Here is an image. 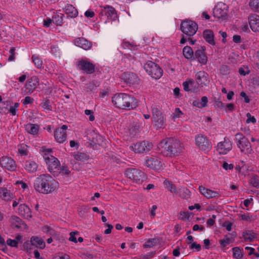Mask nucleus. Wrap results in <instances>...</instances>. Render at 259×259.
Here are the masks:
<instances>
[{
  "label": "nucleus",
  "mask_w": 259,
  "mask_h": 259,
  "mask_svg": "<svg viewBox=\"0 0 259 259\" xmlns=\"http://www.w3.org/2000/svg\"><path fill=\"white\" fill-rule=\"evenodd\" d=\"M57 182L49 175H41L34 182L36 191L43 194H48L55 191Z\"/></svg>",
  "instance_id": "f257e3e1"
},
{
  "label": "nucleus",
  "mask_w": 259,
  "mask_h": 259,
  "mask_svg": "<svg viewBox=\"0 0 259 259\" xmlns=\"http://www.w3.org/2000/svg\"><path fill=\"white\" fill-rule=\"evenodd\" d=\"M161 152L166 156H176L182 152L180 141L174 138L162 140L158 145Z\"/></svg>",
  "instance_id": "f03ea898"
},
{
  "label": "nucleus",
  "mask_w": 259,
  "mask_h": 259,
  "mask_svg": "<svg viewBox=\"0 0 259 259\" xmlns=\"http://www.w3.org/2000/svg\"><path fill=\"white\" fill-rule=\"evenodd\" d=\"M112 102L117 108L124 110H131L137 106L136 99L125 93L114 95Z\"/></svg>",
  "instance_id": "7ed1b4c3"
},
{
  "label": "nucleus",
  "mask_w": 259,
  "mask_h": 259,
  "mask_svg": "<svg viewBox=\"0 0 259 259\" xmlns=\"http://www.w3.org/2000/svg\"><path fill=\"white\" fill-rule=\"evenodd\" d=\"M235 141L237 146L241 152L246 154H251L252 152L251 144L248 139L241 133H237L235 136Z\"/></svg>",
  "instance_id": "20e7f679"
},
{
  "label": "nucleus",
  "mask_w": 259,
  "mask_h": 259,
  "mask_svg": "<svg viewBox=\"0 0 259 259\" xmlns=\"http://www.w3.org/2000/svg\"><path fill=\"white\" fill-rule=\"evenodd\" d=\"M144 68L149 75L155 79H159L163 74L162 69L152 61H147L144 65Z\"/></svg>",
  "instance_id": "39448f33"
},
{
  "label": "nucleus",
  "mask_w": 259,
  "mask_h": 259,
  "mask_svg": "<svg viewBox=\"0 0 259 259\" xmlns=\"http://www.w3.org/2000/svg\"><path fill=\"white\" fill-rule=\"evenodd\" d=\"M181 30L185 34L191 37L196 33L198 30V25L191 20H185L183 21L181 24Z\"/></svg>",
  "instance_id": "423d86ee"
},
{
  "label": "nucleus",
  "mask_w": 259,
  "mask_h": 259,
  "mask_svg": "<svg viewBox=\"0 0 259 259\" xmlns=\"http://www.w3.org/2000/svg\"><path fill=\"white\" fill-rule=\"evenodd\" d=\"M44 158L48 165V168L50 172L54 173L60 169V162L57 158L51 154L45 153L44 155Z\"/></svg>",
  "instance_id": "0eeeda50"
},
{
  "label": "nucleus",
  "mask_w": 259,
  "mask_h": 259,
  "mask_svg": "<svg viewBox=\"0 0 259 259\" xmlns=\"http://www.w3.org/2000/svg\"><path fill=\"white\" fill-rule=\"evenodd\" d=\"M152 118L156 128L163 127L165 125V120L160 110L156 106L151 107Z\"/></svg>",
  "instance_id": "6e6552de"
},
{
  "label": "nucleus",
  "mask_w": 259,
  "mask_h": 259,
  "mask_svg": "<svg viewBox=\"0 0 259 259\" xmlns=\"http://www.w3.org/2000/svg\"><path fill=\"white\" fill-rule=\"evenodd\" d=\"M125 176L136 183H140L145 179L144 172L136 168H128L125 171Z\"/></svg>",
  "instance_id": "1a4fd4ad"
},
{
  "label": "nucleus",
  "mask_w": 259,
  "mask_h": 259,
  "mask_svg": "<svg viewBox=\"0 0 259 259\" xmlns=\"http://www.w3.org/2000/svg\"><path fill=\"white\" fill-rule=\"evenodd\" d=\"M130 148L136 153H142L150 151L153 148V144L149 142L144 141L136 143L131 146Z\"/></svg>",
  "instance_id": "9d476101"
},
{
  "label": "nucleus",
  "mask_w": 259,
  "mask_h": 259,
  "mask_svg": "<svg viewBox=\"0 0 259 259\" xmlns=\"http://www.w3.org/2000/svg\"><path fill=\"white\" fill-rule=\"evenodd\" d=\"M101 19H105V17L109 21H113L116 19L117 15L115 9L110 6H106L102 8L101 12Z\"/></svg>",
  "instance_id": "9b49d317"
},
{
  "label": "nucleus",
  "mask_w": 259,
  "mask_h": 259,
  "mask_svg": "<svg viewBox=\"0 0 259 259\" xmlns=\"http://www.w3.org/2000/svg\"><path fill=\"white\" fill-rule=\"evenodd\" d=\"M121 79L129 85L139 84L140 79L139 76L135 73L131 72H124L121 75Z\"/></svg>",
  "instance_id": "f8f14e48"
},
{
  "label": "nucleus",
  "mask_w": 259,
  "mask_h": 259,
  "mask_svg": "<svg viewBox=\"0 0 259 259\" xmlns=\"http://www.w3.org/2000/svg\"><path fill=\"white\" fill-rule=\"evenodd\" d=\"M213 16L219 21L227 19V10L224 4H218L215 6L212 12Z\"/></svg>",
  "instance_id": "ddd939ff"
},
{
  "label": "nucleus",
  "mask_w": 259,
  "mask_h": 259,
  "mask_svg": "<svg viewBox=\"0 0 259 259\" xmlns=\"http://www.w3.org/2000/svg\"><path fill=\"white\" fill-rule=\"evenodd\" d=\"M77 67L83 73L92 74L95 72V65L87 60H81L78 62Z\"/></svg>",
  "instance_id": "4468645a"
},
{
  "label": "nucleus",
  "mask_w": 259,
  "mask_h": 259,
  "mask_svg": "<svg viewBox=\"0 0 259 259\" xmlns=\"http://www.w3.org/2000/svg\"><path fill=\"white\" fill-rule=\"evenodd\" d=\"M196 144L202 151H208L210 150L211 146L206 137L202 135H198L195 138Z\"/></svg>",
  "instance_id": "2eb2a0df"
},
{
  "label": "nucleus",
  "mask_w": 259,
  "mask_h": 259,
  "mask_svg": "<svg viewBox=\"0 0 259 259\" xmlns=\"http://www.w3.org/2000/svg\"><path fill=\"white\" fill-rule=\"evenodd\" d=\"M39 84V81L38 77L36 76H33L29 78L25 85V92L27 94L32 93L37 87Z\"/></svg>",
  "instance_id": "dca6fc26"
},
{
  "label": "nucleus",
  "mask_w": 259,
  "mask_h": 259,
  "mask_svg": "<svg viewBox=\"0 0 259 259\" xmlns=\"http://www.w3.org/2000/svg\"><path fill=\"white\" fill-rule=\"evenodd\" d=\"M232 149V143L228 138L225 137L224 141L218 144L217 150L220 154H226Z\"/></svg>",
  "instance_id": "f3484780"
},
{
  "label": "nucleus",
  "mask_w": 259,
  "mask_h": 259,
  "mask_svg": "<svg viewBox=\"0 0 259 259\" xmlns=\"http://www.w3.org/2000/svg\"><path fill=\"white\" fill-rule=\"evenodd\" d=\"M146 165L152 169L158 170L162 167L161 159L156 157H147L146 160Z\"/></svg>",
  "instance_id": "a211bd4d"
},
{
  "label": "nucleus",
  "mask_w": 259,
  "mask_h": 259,
  "mask_svg": "<svg viewBox=\"0 0 259 259\" xmlns=\"http://www.w3.org/2000/svg\"><path fill=\"white\" fill-rule=\"evenodd\" d=\"M0 164L2 167L10 171H14L17 167L15 161L12 158L7 156L1 158Z\"/></svg>",
  "instance_id": "6ab92c4d"
},
{
  "label": "nucleus",
  "mask_w": 259,
  "mask_h": 259,
  "mask_svg": "<svg viewBox=\"0 0 259 259\" xmlns=\"http://www.w3.org/2000/svg\"><path fill=\"white\" fill-rule=\"evenodd\" d=\"M68 126L63 125L61 127L57 128L54 133V137L56 141L59 143H63L66 141L67 137L66 130Z\"/></svg>",
  "instance_id": "aec40b11"
},
{
  "label": "nucleus",
  "mask_w": 259,
  "mask_h": 259,
  "mask_svg": "<svg viewBox=\"0 0 259 259\" xmlns=\"http://www.w3.org/2000/svg\"><path fill=\"white\" fill-rule=\"evenodd\" d=\"M198 190L199 192L207 199L219 198L220 196V194L218 192L206 188L202 186H200Z\"/></svg>",
  "instance_id": "412c9836"
},
{
  "label": "nucleus",
  "mask_w": 259,
  "mask_h": 259,
  "mask_svg": "<svg viewBox=\"0 0 259 259\" xmlns=\"http://www.w3.org/2000/svg\"><path fill=\"white\" fill-rule=\"evenodd\" d=\"M195 79L197 83L200 87L206 85L209 82L208 74L203 71H199L196 74Z\"/></svg>",
  "instance_id": "4be33fe9"
},
{
  "label": "nucleus",
  "mask_w": 259,
  "mask_h": 259,
  "mask_svg": "<svg viewBox=\"0 0 259 259\" xmlns=\"http://www.w3.org/2000/svg\"><path fill=\"white\" fill-rule=\"evenodd\" d=\"M205 48L204 47H201L200 49H198L195 52L194 57L198 61L203 64L205 65L207 62V57L205 53Z\"/></svg>",
  "instance_id": "5701e85b"
},
{
  "label": "nucleus",
  "mask_w": 259,
  "mask_h": 259,
  "mask_svg": "<svg viewBox=\"0 0 259 259\" xmlns=\"http://www.w3.org/2000/svg\"><path fill=\"white\" fill-rule=\"evenodd\" d=\"M248 21L252 30L259 31V16L255 14H251L248 17Z\"/></svg>",
  "instance_id": "b1692460"
},
{
  "label": "nucleus",
  "mask_w": 259,
  "mask_h": 259,
  "mask_svg": "<svg viewBox=\"0 0 259 259\" xmlns=\"http://www.w3.org/2000/svg\"><path fill=\"white\" fill-rule=\"evenodd\" d=\"M74 44L85 50L90 49L92 47V44L90 41L83 37H78L74 39Z\"/></svg>",
  "instance_id": "393cba45"
},
{
  "label": "nucleus",
  "mask_w": 259,
  "mask_h": 259,
  "mask_svg": "<svg viewBox=\"0 0 259 259\" xmlns=\"http://www.w3.org/2000/svg\"><path fill=\"white\" fill-rule=\"evenodd\" d=\"M18 213L25 219H30L32 217L30 209L25 204H21L19 206Z\"/></svg>",
  "instance_id": "a878e982"
},
{
  "label": "nucleus",
  "mask_w": 259,
  "mask_h": 259,
  "mask_svg": "<svg viewBox=\"0 0 259 259\" xmlns=\"http://www.w3.org/2000/svg\"><path fill=\"white\" fill-rule=\"evenodd\" d=\"M9 221L13 228L19 229L22 228V225H26L19 217L14 215L11 216Z\"/></svg>",
  "instance_id": "bb28decb"
},
{
  "label": "nucleus",
  "mask_w": 259,
  "mask_h": 259,
  "mask_svg": "<svg viewBox=\"0 0 259 259\" xmlns=\"http://www.w3.org/2000/svg\"><path fill=\"white\" fill-rule=\"evenodd\" d=\"M203 36L204 39L211 45H215L214 40V34L212 30L206 29L203 32Z\"/></svg>",
  "instance_id": "cd10ccee"
},
{
  "label": "nucleus",
  "mask_w": 259,
  "mask_h": 259,
  "mask_svg": "<svg viewBox=\"0 0 259 259\" xmlns=\"http://www.w3.org/2000/svg\"><path fill=\"white\" fill-rule=\"evenodd\" d=\"M64 10L66 14L71 18H75L78 15V11L72 5H67L65 6Z\"/></svg>",
  "instance_id": "c85d7f7f"
},
{
  "label": "nucleus",
  "mask_w": 259,
  "mask_h": 259,
  "mask_svg": "<svg viewBox=\"0 0 259 259\" xmlns=\"http://www.w3.org/2000/svg\"><path fill=\"white\" fill-rule=\"evenodd\" d=\"M31 245L39 249H44L45 246V241L37 236H32L31 238Z\"/></svg>",
  "instance_id": "c756f323"
},
{
  "label": "nucleus",
  "mask_w": 259,
  "mask_h": 259,
  "mask_svg": "<svg viewBox=\"0 0 259 259\" xmlns=\"http://www.w3.org/2000/svg\"><path fill=\"white\" fill-rule=\"evenodd\" d=\"M37 167V164L33 161L27 160L25 163L24 168L25 170L30 173L35 172Z\"/></svg>",
  "instance_id": "7c9ffc66"
},
{
  "label": "nucleus",
  "mask_w": 259,
  "mask_h": 259,
  "mask_svg": "<svg viewBox=\"0 0 259 259\" xmlns=\"http://www.w3.org/2000/svg\"><path fill=\"white\" fill-rule=\"evenodd\" d=\"M243 237L245 241H253L257 238L256 234L250 230H247L243 233Z\"/></svg>",
  "instance_id": "2f4dec72"
},
{
  "label": "nucleus",
  "mask_w": 259,
  "mask_h": 259,
  "mask_svg": "<svg viewBox=\"0 0 259 259\" xmlns=\"http://www.w3.org/2000/svg\"><path fill=\"white\" fill-rule=\"evenodd\" d=\"M179 196L183 199H188L190 197V191L186 187H181L179 189L178 192Z\"/></svg>",
  "instance_id": "473e14b6"
},
{
  "label": "nucleus",
  "mask_w": 259,
  "mask_h": 259,
  "mask_svg": "<svg viewBox=\"0 0 259 259\" xmlns=\"http://www.w3.org/2000/svg\"><path fill=\"white\" fill-rule=\"evenodd\" d=\"M39 126L35 124L29 123L25 126L26 131L29 134L35 135L36 134L38 131Z\"/></svg>",
  "instance_id": "72a5a7b5"
},
{
  "label": "nucleus",
  "mask_w": 259,
  "mask_h": 259,
  "mask_svg": "<svg viewBox=\"0 0 259 259\" xmlns=\"http://www.w3.org/2000/svg\"><path fill=\"white\" fill-rule=\"evenodd\" d=\"M163 184L165 187L171 193H177L178 192V190L177 189L176 186L172 183L171 182L168 181L167 180H165Z\"/></svg>",
  "instance_id": "f704fd0d"
},
{
  "label": "nucleus",
  "mask_w": 259,
  "mask_h": 259,
  "mask_svg": "<svg viewBox=\"0 0 259 259\" xmlns=\"http://www.w3.org/2000/svg\"><path fill=\"white\" fill-rule=\"evenodd\" d=\"M183 53L184 57L187 59H191L194 56V53L189 46H186L184 48Z\"/></svg>",
  "instance_id": "c9c22d12"
},
{
  "label": "nucleus",
  "mask_w": 259,
  "mask_h": 259,
  "mask_svg": "<svg viewBox=\"0 0 259 259\" xmlns=\"http://www.w3.org/2000/svg\"><path fill=\"white\" fill-rule=\"evenodd\" d=\"M0 197L6 201L10 200L11 198L10 193L8 190L5 188H2L0 189Z\"/></svg>",
  "instance_id": "e433bc0d"
},
{
  "label": "nucleus",
  "mask_w": 259,
  "mask_h": 259,
  "mask_svg": "<svg viewBox=\"0 0 259 259\" xmlns=\"http://www.w3.org/2000/svg\"><path fill=\"white\" fill-rule=\"evenodd\" d=\"M63 14H55L52 17L53 22L57 25L61 26L63 24Z\"/></svg>",
  "instance_id": "4c0bfd02"
},
{
  "label": "nucleus",
  "mask_w": 259,
  "mask_h": 259,
  "mask_svg": "<svg viewBox=\"0 0 259 259\" xmlns=\"http://www.w3.org/2000/svg\"><path fill=\"white\" fill-rule=\"evenodd\" d=\"M32 59L35 66L37 68L40 69L42 67V61L38 57L32 55Z\"/></svg>",
  "instance_id": "58836bf2"
},
{
  "label": "nucleus",
  "mask_w": 259,
  "mask_h": 259,
  "mask_svg": "<svg viewBox=\"0 0 259 259\" xmlns=\"http://www.w3.org/2000/svg\"><path fill=\"white\" fill-rule=\"evenodd\" d=\"M249 6L253 11L259 12V0H250Z\"/></svg>",
  "instance_id": "ea45409f"
},
{
  "label": "nucleus",
  "mask_w": 259,
  "mask_h": 259,
  "mask_svg": "<svg viewBox=\"0 0 259 259\" xmlns=\"http://www.w3.org/2000/svg\"><path fill=\"white\" fill-rule=\"evenodd\" d=\"M249 183L253 187L257 188H259V177L258 176L256 175L252 176L249 181Z\"/></svg>",
  "instance_id": "a19ab883"
},
{
  "label": "nucleus",
  "mask_w": 259,
  "mask_h": 259,
  "mask_svg": "<svg viewBox=\"0 0 259 259\" xmlns=\"http://www.w3.org/2000/svg\"><path fill=\"white\" fill-rule=\"evenodd\" d=\"M74 158L79 161L87 160L89 159V156L84 153L78 152L74 155Z\"/></svg>",
  "instance_id": "79ce46f5"
},
{
  "label": "nucleus",
  "mask_w": 259,
  "mask_h": 259,
  "mask_svg": "<svg viewBox=\"0 0 259 259\" xmlns=\"http://www.w3.org/2000/svg\"><path fill=\"white\" fill-rule=\"evenodd\" d=\"M194 83V81L193 79H189L188 81H186L183 82V85L184 90L185 91H190L192 89L189 88V86H192Z\"/></svg>",
  "instance_id": "37998d69"
},
{
  "label": "nucleus",
  "mask_w": 259,
  "mask_h": 259,
  "mask_svg": "<svg viewBox=\"0 0 259 259\" xmlns=\"http://www.w3.org/2000/svg\"><path fill=\"white\" fill-rule=\"evenodd\" d=\"M98 85H97V82L93 80L86 84L87 92L92 91L95 90Z\"/></svg>",
  "instance_id": "c03bdc74"
},
{
  "label": "nucleus",
  "mask_w": 259,
  "mask_h": 259,
  "mask_svg": "<svg viewBox=\"0 0 259 259\" xmlns=\"http://www.w3.org/2000/svg\"><path fill=\"white\" fill-rule=\"evenodd\" d=\"M41 107L43 109L48 111L52 110V107L50 104V101L49 99H45L41 103Z\"/></svg>",
  "instance_id": "a18cd8bd"
},
{
  "label": "nucleus",
  "mask_w": 259,
  "mask_h": 259,
  "mask_svg": "<svg viewBox=\"0 0 259 259\" xmlns=\"http://www.w3.org/2000/svg\"><path fill=\"white\" fill-rule=\"evenodd\" d=\"M157 242V239L154 238L148 240L146 243L143 245L144 248H150L155 245Z\"/></svg>",
  "instance_id": "49530a36"
},
{
  "label": "nucleus",
  "mask_w": 259,
  "mask_h": 259,
  "mask_svg": "<svg viewBox=\"0 0 259 259\" xmlns=\"http://www.w3.org/2000/svg\"><path fill=\"white\" fill-rule=\"evenodd\" d=\"M233 252V256L235 258H240L242 257V254L241 252V250L238 247H235L233 248L232 249Z\"/></svg>",
  "instance_id": "de8ad7c7"
},
{
  "label": "nucleus",
  "mask_w": 259,
  "mask_h": 259,
  "mask_svg": "<svg viewBox=\"0 0 259 259\" xmlns=\"http://www.w3.org/2000/svg\"><path fill=\"white\" fill-rule=\"evenodd\" d=\"M222 247H225L227 245L230 244L232 241L230 238L227 237V236H225V238L223 239H221L219 241Z\"/></svg>",
  "instance_id": "09e8293b"
},
{
  "label": "nucleus",
  "mask_w": 259,
  "mask_h": 259,
  "mask_svg": "<svg viewBox=\"0 0 259 259\" xmlns=\"http://www.w3.org/2000/svg\"><path fill=\"white\" fill-rule=\"evenodd\" d=\"M238 72L240 75L245 76L249 73L250 70L247 66H243L239 68Z\"/></svg>",
  "instance_id": "8fccbe9b"
},
{
  "label": "nucleus",
  "mask_w": 259,
  "mask_h": 259,
  "mask_svg": "<svg viewBox=\"0 0 259 259\" xmlns=\"http://www.w3.org/2000/svg\"><path fill=\"white\" fill-rule=\"evenodd\" d=\"M220 72L223 75H227L230 73V69L226 65H222L220 68Z\"/></svg>",
  "instance_id": "3c124183"
},
{
  "label": "nucleus",
  "mask_w": 259,
  "mask_h": 259,
  "mask_svg": "<svg viewBox=\"0 0 259 259\" xmlns=\"http://www.w3.org/2000/svg\"><path fill=\"white\" fill-rule=\"evenodd\" d=\"M183 113L182 111L179 108H176L175 109L174 112L171 115L172 118L175 119L177 118H180Z\"/></svg>",
  "instance_id": "603ef678"
},
{
  "label": "nucleus",
  "mask_w": 259,
  "mask_h": 259,
  "mask_svg": "<svg viewBox=\"0 0 259 259\" xmlns=\"http://www.w3.org/2000/svg\"><path fill=\"white\" fill-rule=\"evenodd\" d=\"M187 40L189 41L191 45H194L195 42H196V40H193L191 38L189 37L188 39L185 37L184 35H182V37L181 38V39L180 40V43L181 44H184Z\"/></svg>",
  "instance_id": "864d4df0"
},
{
  "label": "nucleus",
  "mask_w": 259,
  "mask_h": 259,
  "mask_svg": "<svg viewBox=\"0 0 259 259\" xmlns=\"http://www.w3.org/2000/svg\"><path fill=\"white\" fill-rule=\"evenodd\" d=\"M42 231L44 233L49 234L50 235H52L54 232V230L48 226H45L42 227Z\"/></svg>",
  "instance_id": "5fc2aeb1"
},
{
  "label": "nucleus",
  "mask_w": 259,
  "mask_h": 259,
  "mask_svg": "<svg viewBox=\"0 0 259 259\" xmlns=\"http://www.w3.org/2000/svg\"><path fill=\"white\" fill-rule=\"evenodd\" d=\"M84 113L85 115H90L89 120L91 121H93L95 120V116L94 115V112L93 110L86 109L84 111Z\"/></svg>",
  "instance_id": "6e6d98bb"
},
{
  "label": "nucleus",
  "mask_w": 259,
  "mask_h": 259,
  "mask_svg": "<svg viewBox=\"0 0 259 259\" xmlns=\"http://www.w3.org/2000/svg\"><path fill=\"white\" fill-rule=\"evenodd\" d=\"M7 244L11 247H18L17 241L11 239H8L7 240Z\"/></svg>",
  "instance_id": "4d7b16f0"
},
{
  "label": "nucleus",
  "mask_w": 259,
  "mask_h": 259,
  "mask_svg": "<svg viewBox=\"0 0 259 259\" xmlns=\"http://www.w3.org/2000/svg\"><path fill=\"white\" fill-rule=\"evenodd\" d=\"M9 52L10 55L9 57L8 60L10 61H13L15 59V48L14 47H12L10 49Z\"/></svg>",
  "instance_id": "13d9d810"
},
{
  "label": "nucleus",
  "mask_w": 259,
  "mask_h": 259,
  "mask_svg": "<svg viewBox=\"0 0 259 259\" xmlns=\"http://www.w3.org/2000/svg\"><path fill=\"white\" fill-rule=\"evenodd\" d=\"M55 259H70L69 255L63 253H59L55 256Z\"/></svg>",
  "instance_id": "bf43d9fd"
},
{
  "label": "nucleus",
  "mask_w": 259,
  "mask_h": 259,
  "mask_svg": "<svg viewBox=\"0 0 259 259\" xmlns=\"http://www.w3.org/2000/svg\"><path fill=\"white\" fill-rule=\"evenodd\" d=\"M189 217V215L188 212L181 211L179 214V219L182 220H184L186 219H188Z\"/></svg>",
  "instance_id": "052dcab7"
},
{
  "label": "nucleus",
  "mask_w": 259,
  "mask_h": 259,
  "mask_svg": "<svg viewBox=\"0 0 259 259\" xmlns=\"http://www.w3.org/2000/svg\"><path fill=\"white\" fill-rule=\"evenodd\" d=\"M246 116L247 117V119L246 120L247 123L252 122V123H255L256 122V119L254 118V116H251V114L249 113H247L246 114Z\"/></svg>",
  "instance_id": "680f3d73"
},
{
  "label": "nucleus",
  "mask_w": 259,
  "mask_h": 259,
  "mask_svg": "<svg viewBox=\"0 0 259 259\" xmlns=\"http://www.w3.org/2000/svg\"><path fill=\"white\" fill-rule=\"evenodd\" d=\"M201 245L199 244H197L196 242H193L191 243V245L190 246V249H195L197 251H199L201 250Z\"/></svg>",
  "instance_id": "e2e57ef3"
},
{
  "label": "nucleus",
  "mask_w": 259,
  "mask_h": 259,
  "mask_svg": "<svg viewBox=\"0 0 259 259\" xmlns=\"http://www.w3.org/2000/svg\"><path fill=\"white\" fill-rule=\"evenodd\" d=\"M78 234V232H71L70 233V238H69V240L72 241V242H73L74 243H76L77 242V240L76 239V238L75 237V234Z\"/></svg>",
  "instance_id": "0e129e2a"
},
{
  "label": "nucleus",
  "mask_w": 259,
  "mask_h": 259,
  "mask_svg": "<svg viewBox=\"0 0 259 259\" xmlns=\"http://www.w3.org/2000/svg\"><path fill=\"white\" fill-rule=\"evenodd\" d=\"M60 173H62V174L63 175H68L69 174V173L70 172V170H69L68 168L67 167V166H62L61 168H60Z\"/></svg>",
  "instance_id": "69168bd1"
},
{
  "label": "nucleus",
  "mask_w": 259,
  "mask_h": 259,
  "mask_svg": "<svg viewBox=\"0 0 259 259\" xmlns=\"http://www.w3.org/2000/svg\"><path fill=\"white\" fill-rule=\"evenodd\" d=\"M214 101L218 108L223 109L225 107L224 104L221 101L220 99H215Z\"/></svg>",
  "instance_id": "338daca9"
},
{
  "label": "nucleus",
  "mask_w": 259,
  "mask_h": 259,
  "mask_svg": "<svg viewBox=\"0 0 259 259\" xmlns=\"http://www.w3.org/2000/svg\"><path fill=\"white\" fill-rule=\"evenodd\" d=\"M18 151L19 153L21 155H27V149H25L24 147H22V146H20L19 147Z\"/></svg>",
  "instance_id": "774afa93"
}]
</instances>
